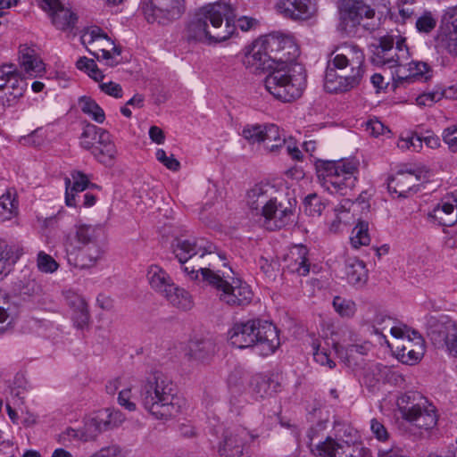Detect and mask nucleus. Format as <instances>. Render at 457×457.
<instances>
[{
    "mask_svg": "<svg viewBox=\"0 0 457 457\" xmlns=\"http://www.w3.org/2000/svg\"><path fill=\"white\" fill-rule=\"evenodd\" d=\"M252 439V436L245 428H227L222 431L219 453L220 457H246L245 445Z\"/></svg>",
    "mask_w": 457,
    "mask_h": 457,
    "instance_id": "nucleus-15",
    "label": "nucleus"
},
{
    "mask_svg": "<svg viewBox=\"0 0 457 457\" xmlns=\"http://www.w3.org/2000/svg\"><path fill=\"white\" fill-rule=\"evenodd\" d=\"M11 303L8 295L0 291V324H10L11 319ZM4 331V328H0V332Z\"/></svg>",
    "mask_w": 457,
    "mask_h": 457,
    "instance_id": "nucleus-59",
    "label": "nucleus"
},
{
    "mask_svg": "<svg viewBox=\"0 0 457 457\" xmlns=\"http://www.w3.org/2000/svg\"><path fill=\"white\" fill-rule=\"evenodd\" d=\"M79 107L81 112L94 121L102 124L105 120V113L103 108L92 98L81 96L79 99Z\"/></svg>",
    "mask_w": 457,
    "mask_h": 457,
    "instance_id": "nucleus-40",
    "label": "nucleus"
},
{
    "mask_svg": "<svg viewBox=\"0 0 457 457\" xmlns=\"http://www.w3.org/2000/svg\"><path fill=\"white\" fill-rule=\"evenodd\" d=\"M442 139L453 152H457V125H450L442 131Z\"/></svg>",
    "mask_w": 457,
    "mask_h": 457,
    "instance_id": "nucleus-57",
    "label": "nucleus"
},
{
    "mask_svg": "<svg viewBox=\"0 0 457 457\" xmlns=\"http://www.w3.org/2000/svg\"><path fill=\"white\" fill-rule=\"evenodd\" d=\"M408 384V378L402 373H384L382 386L389 385L404 389Z\"/></svg>",
    "mask_w": 457,
    "mask_h": 457,
    "instance_id": "nucleus-56",
    "label": "nucleus"
},
{
    "mask_svg": "<svg viewBox=\"0 0 457 457\" xmlns=\"http://www.w3.org/2000/svg\"><path fill=\"white\" fill-rule=\"evenodd\" d=\"M309 448L312 453L317 457H358L357 449L343 439H334L326 436L325 439H318L317 429L312 428L307 432Z\"/></svg>",
    "mask_w": 457,
    "mask_h": 457,
    "instance_id": "nucleus-11",
    "label": "nucleus"
},
{
    "mask_svg": "<svg viewBox=\"0 0 457 457\" xmlns=\"http://www.w3.org/2000/svg\"><path fill=\"white\" fill-rule=\"evenodd\" d=\"M265 132V125H249L244 128L242 136L251 144L262 143Z\"/></svg>",
    "mask_w": 457,
    "mask_h": 457,
    "instance_id": "nucleus-52",
    "label": "nucleus"
},
{
    "mask_svg": "<svg viewBox=\"0 0 457 457\" xmlns=\"http://www.w3.org/2000/svg\"><path fill=\"white\" fill-rule=\"evenodd\" d=\"M65 203L70 207L77 205L76 196L89 186L88 177L79 170L71 173V178H65Z\"/></svg>",
    "mask_w": 457,
    "mask_h": 457,
    "instance_id": "nucleus-31",
    "label": "nucleus"
},
{
    "mask_svg": "<svg viewBox=\"0 0 457 457\" xmlns=\"http://www.w3.org/2000/svg\"><path fill=\"white\" fill-rule=\"evenodd\" d=\"M256 329L253 332V346L262 356L273 353L280 345L278 331L270 322L261 319H253Z\"/></svg>",
    "mask_w": 457,
    "mask_h": 457,
    "instance_id": "nucleus-16",
    "label": "nucleus"
},
{
    "mask_svg": "<svg viewBox=\"0 0 457 457\" xmlns=\"http://www.w3.org/2000/svg\"><path fill=\"white\" fill-rule=\"evenodd\" d=\"M370 242L369 235V225L365 221H359L353 228L350 237V243L355 249L362 245H368Z\"/></svg>",
    "mask_w": 457,
    "mask_h": 457,
    "instance_id": "nucleus-42",
    "label": "nucleus"
},
{
    "mask_svg": "<svg viewBox=\"0 0 457 457\" xmlns=\"http://www.w3.org/2000/svg\"><path fill=\"white\" fill-rule=\"evenodd\" d=\"M365 74V55L358 46L345 45L336 49L328 61L324 88L328 93L348 92L361 85Z\"/></svg>",
    "mask_w": 457,
    "mask_h": 457,
    "instance_id": "nucleus-2",
    "label": "nucleus"
},
{
    "mask_svg": "<svg viewBox=\"0 0 457 457\" xmlns=\"http://www.w3.org/2000/svg\"><path fill=\"white\" fill-rule=\"evenodd\" d=\"M342 21L352 28L361 26L365 30L373 31L378 26L375 11L364 0H344L341 7Z\"/></svg>",
    "mask_w": 457,
    "mask_h": 457,
    "instance_id": "nucleus-12",
    "label": "nucleus"
},
{
    "mask_svg": "<svg viewBox=\"0 0 457 457\" xmlns=\"http://www.w3.org/2000/svg\"><path fill=\"white\" fill-rule=\"evenodd\" d=\"M313 349V359L316 362L320 363L321 366L327 367L328 369L335 368V361L331 358V352H328L324 345H322L321 341L314 342L312 345Z\"/></svg>",
    "mask_w": 457,
    "mask_h": 457,
    "instance_id": "nucleus-48",
    "label": "nucleus"
},
{
    "mask_svg": "<svg viewBox=\"0 0 457 457\" xmlns=\"http://www.w3.org/2000/svg\"><path fill=\"white\" fill-rule=\"evenodd\" d=\"M79 250L80 252L76 255L74 261L75 266L80 269L94 267L103 254V251L98 245L86 246Z\"/></svg>",
    "mask_w": 457,
    "mask_h": 457,
    "instance_id": "nucleus-38",
    "label": "nucleus"
},
{
    "mask_svg": "<svg viewBox=\"0 0 457 457\" xmlns=\"http://www.w3.org/2000/svg\"><path fill=\"white\" fill-rule=\"evenodd\" d=\"M308 249L304 245H295L285 259L287 268L292 273L307 276L310 272Z\"/></svg>",
    "mask_w": 457,
    "mask_h": 457,
    "instance_id": "nucleus-29",
    "label": "nucleus"
},
{
    "mask_svg": "<svg viewBox=\"0 0 457 457\" xmlns=\"http://www.w3.org/2000/svg\"><path fill=\"white\" fill-rule=\"evenodd\" d=\"M67 305L70 307L71 317L73 324L78 328L87 326L90 319L87 303L84 297L73 290L64 292Z\"/></svg>",
    "mask_w": 457,
    "mask_h": 457,
    "instance_id": "nucleus-25",
    "label": "nucleus"
},
{
    "mask_svg": "<svg viewBox=\"0 0 457 457\" xmlns=\"http://www.w3.org/2000/svg\"><path fill=\"white\" fill-rule=\"evenodd\" d=\"M133 398L131 388H125L119 393L118 403L129 411H135L137 403Z\"/></svg>",
    "mask_w": 457,
    "mask_h": 457,
    "instance_id": "nucleus-60",
    "label": "nucleus"
},
{
    "mask_svg": "<svg viewBox=\"0 0 457 457\" xmlns=\"http://www.w3.org/2000/svg\"><path fill=\"white\" fill-rule=\"evenodd\" d=\"M264 79L267 91L276 99L289 103L299 98L306 87V74L302 66L279 57Z\"/></svg>",
    "mask_w": 457,
    "mask_h": 457,
    "instance_id": "nucleus-6",
    "label": "nucleus"
},
{
    "mask_svg": "<svg viewBox=\"0 0 457 457\" xmlns=\"http://www.w3.org/2000/svg\"><path fill=\"white\" fill-rule=\"evenodd\" d=\"M263 144L267 150L276 153L286 145V136L275 124H266L263 136Z\"/></svg>",
    "mask_w": 457,
    "mask_h": 457,
    "instance_id": "nucleus-39",
    "label": "nucleus"
},
{
    "mask_svg": "<svg viewBox=\"0 0 457 457\" xmlns=\"http://www.w3.org/2000/svg\"><path fill=\"white\" fill-rule=\"evenodd\" d=\"M93 454L97 457H124L122 449L118 445L103 447Z\"/></svg>",
    "mask_w": 457,
    "mask_h": 457,
    "instance_id": "nucleus-64",
    "label": "nucleus"
},
{
    "mask_svg": "<svg viewBox=\"0 0 457 457\" xmlns=\"http://www.w3.org/2000/svg\"><path fill=\"white\" fill-rule=\"evenodd\" d=\"M412 337L396 346L395 356L399 361L408 365L419 362L425 353V341L417 331L411 330Z\"/></svg>",
    "mask_w": 457,
    "mask_h": 457,
    "instance_id": "nucleus-22",
    "label": "nucleus"
},
{
    "mask_svg": "<svg viewBox=\"0 0 457 457\" xmlns=\"http://www.w3.org/2000/svg\"><path fill=\"white\" fill-rule=\"evenodd\" d=\"M418 182V177L411 171H400L390 178L387 188L391 194H396L398 197H407Z\"/></svg>",
    "mask_w": 457,
    "mask_h": 457,
    "instance_id": "nucleus-30",
    "label": "nucleus"
},
{
    "mask_svg": "<svg viewBox=\"0 0 457 457\" xmlns=\"http://www.w3.org/2000/svg\"><path fill=\"white\" fill-rule=\"evenodd\" d=\"M445 345L448 351L457 356V324L450 323L446 327V335L445 338Z\"/></svg>",
    "mask_w": 457,
    "mask_h": 457,
    "instance_id": "nucleus-58",
    "label": "nucleus"
},
{
    "mask_svg": "<svg viewBox=\"0 0 457 457\" xmlns=\"http://www.w3.org/2000/svg\"><path fill=\"white\" fill-rule=\"evenodd\" d=\"M320 186L331 195H345L357 180L359 162L355 159L322 161L316 166Z\"/></svg>",
    "mask_w": 457,
    "mask_h": 457,
    "instance_id": "nucleus-7",
    "label": "nucleus"
},
{
    "mask_svg": "<svg viewBox=\"0 0 457 457\" xmlns=\"http://www.w3.org/2000/svg\"><path fill=\"white\" fill-rule=\"evenodd\" d=\"M325 207L326 204L316 194H310L303 200V212L309 216H320Z\"/></svg>",
    "mask_w": 457,
    "mask_h": 457,
    "instance_id": "nucleus-46",
    "label": "nucleus"
},
{
    "mask_svg": "<svg viewBox=\"0 0 457 457\" xmlns=\"http://www.w3.org/2000/svg\"><path fill=\"white\" fill-rule=\"evenodd\" d=\"M139 402L157 420H168L180 412L176 387L165 373H153L142 381Z\"/></svg>",
    "mask_w": 457,
    "mask_h": 457,
    "instance_id": "nucleus-5",
    "label": "nucleus"
},
{
    "mask_svg": "<svg viewBox=\"0 0 457 457\" xmlns=\"http://www.w3.org/2000/svg\"><path fill=\"white\" fill-rule=\"evenodd\" d=\"M396 406L403 420L413 426L429 430L437 423L436 407L417 391H407L397 397Z\"/></svg>",
    "mask_w": 457,
    "mask_h": 457,
    "instance_id": "nucleus-8",
    "label": "nucleus"
},
{
    "mask_svg": "<svg viewBox=\"0 0 457 457\" xmlns=\"http://www.w3.org/2000/svg\"><path fill=\"white\" fill-rule=\"evenodd\" d=\"M345 274L347 281L357 287H363L368 280L365 263L355 257H349L345 260Z\"/></svg>",
    "mask_w": 457,
    "mask_h": 457,
    "instance_id": "nucleus-34",
    "label": "nucleus"
},
{
    "mask_svg": "<svg viewBox=\"0 0 457 457\" xmlns=\"http://www.w3.org/2000/svg\"><path fill=\"white\" fill-rule=\"evenodd\" d=\"M384 378V373H364L361 381L369 388L374 392L379 390Z\"/></svg>",
    "mask_w": 457,
    "mask_h": 457,
    "instance_id": "nucleus-61",
    "label": "nucleus"
},
{
    "mask_svg": "<svg viewBox=\"0 0 457 457\" xmlns=\"http://www.w3.org/2000/svg\"><path fill=\"white\" fill-rule=\"evenodd\" d=\"M39 4L49 13L56 29L67 30L75 26L77 15L60 0H39Z\"/></svg>",
    "mask_w": 457,
    "mask_h": 457,
    "instance_id": "nucleus-21",
    "label": "nucleus"
},
{
    "mask_svg": "<svg viewBox=\"0 0 457 457\" xmlns=\"http://www.w3.org/2000/svg\"><path fill=\"white\" fill-rule=\"evenodd\" d=\"M428 219L430 222L451 227L457 223V197L447 195L438 202L434 208L428 212Z\"/></svg>",
    "mask_w": 457,
    "mask_h": 457,
    "instance_id": "nucleus-23",
    "label": "nucleus"
},
{
    "mask_svg": "<svg viewBox=\"0 0 457 457\" xmlns=\"http://www.w3.org/2000/svg\"><path fill=\"white\" fill-rule=\"evenodd\" d=\"M445 26V47L450 54L457 55V5L446 8L442 15Z\"/></svg>",
    "mask_w": 457,
    "mask_h": 457,
    "instance_id": "nucleus-26",
    "label": "nucleus"
},
{
    "mask_svg": "<svg viewBox=\"0 0 457 457\" xmlns=\"http://www.w3.org/2000/svg\"><path fill=\"white\" fill-rule=\"evenodd\" d=\"M102 234L100 228L91 225H78L76 226L75 239L78 245H73V238L67 237L64 245L68 254V260L71 262V256L75 253L77 249L86 246H94L97 244V239Z\"/></svg>",
    "mask_w": 457,
    "mask_h": 457,
    "instance_id": "nucleus-24",
    "label": "nucleus"
},
{
    "mask_svg": "<svg viewBox=\"0 0 457 457\" xmlns=\"http://www.w3.org/2000/svg\"><path fill=\"white\" fill-rule=\"evenodd\" d=\"M366 131L375 137L383 136L386 133L390 132L387 127H386L384 123L378 120L377 118L370 119V120L367 121Z\"/></svg>",
    "mask_w": 457,
    "mask_h": 457,
    "instance_id": "nucleus-62",
    "label": "nucleus"
},
{
    "mask_svg": "<svg viewBox=\"0 0 457 457\" xmlns=\"http://www.w3.org/2000/svg\"><path fill=\"white\" fill-rule=\"evenodd\" d=\"M353 206V203H351L349 200H345L344 204L335 208L336 219L330 224V231L334 233L338 232L342 228V224H345L350 221L348 215L351 207Z\"/></svg>",
    "mask_w": 457,
    "mask_h": 457,
    "instance_id": "nucleus-43",
    "label": "nucleus"
},
{
    "mask_svg": "<svg viewBox=\"0 0 457 457\" xmlns=\"http://www.w3.org/2000/svg\"><path fill=\"white\" fill-rule=\"evenodd\" d=\"M436 17L429 11L423 12L415 22V28L419 33L428 34L436 28Z\"/></svg>",
    "mask_w": 457,
    "mask_h": 457,
    "instance_id": "nucleus-49",
    "label": "nucleus"
},
{
    "mask_svg": "<svg viewBox=\"0 0 457 457\" xmlns=\"http://www.w3.org/2000/svg\"><path fill=\"white\" fill-rule=\"evenodd\" d=\"M80 145L90 150L94 157L104 165H112L117 154L111 134L93 124L85 126L80 137Z\"/></svg>",
    "mask_w": 457,
    "mask_h": 457,
    "instance_id": "nucleus-9",
    "label": "nucleus"
},
{
    "mask_svg": "<svg viewBox=\"0 0 457 457\" xmlns=\"http://www.w3.org/2000/svg\"><path fill=\"white\" fill-rule=\"evenodd\" d=\"M146 278L152 289L163 295L173 285L170 276L161 266L152 264L147 269Z\"/></svg>",
    "mask_w": 457,
    "mask_h": 457,
    "instance_id": "nucleus-33",
    "label": "nucleus"
},
{
    "mask_svg": "<svg viewBox=\"0 0 457 457\" xmlns=\"http://www.w3.org/2000/svg\"><path fill=\"white\" fill-rule=\"evenodd\" d=\"M87 51L94 55L97 60H104L105 61L106 65L113 67L119 63V61L117 60V57L120 54V50L113 46L112 48V51L106 50V49H95L92 50L90 48H87Z\"/></svg>",
    "mask_w": 457,
    "mask_h": 457,
    "instance_id": "nucleus-50",
    "label": "nucleus"
},
{
    "mask_svg": "<svg viewBox=\"0 0 457 457\" xmlns=\"http://www.w3.org/2000/svg\"><path fill=\"white\" fill-rule=\"evenodd\" d=\"M371 345L368 342L349 345L346 349L347 366L353 369H365V366L361 363L364 360L361 358L359 362L357 359L359 356L366 355Z\"/></svg>",
    "mask_w": 457,
    "mask_h": 457,
    "instance_id": "nucleus-41",
    "label": "nucleus"
},
{
    "mask_svg": "<svg viewBox=\"0 0 457 457\" xmlns=\"http://www.w3.org/2000/svg\"><path fill=\"white\" fill-rule=\"evenodd\" d=\"M156 159L162 163L167 169L177 171L179 170L180 167L179 162L174 158V156L171 154L170 156H167L166 152L163 149H158L156 151Z\"/></svg>",
    "mask_w": 457,
    "mask_h": 457,
    "instance_id": "nucleus-63",
    "label": "nucleus"
},
{
    "mask_svg": "<svg viewBox=\"0 0 457 457\" xmlns=\"http://www.w3.org/2000/svg\"><path fill=\"white\" fill-rule=\"evenodd\" d=\"M275 8L284 18L294 21H307L317 14L313 0H278Z\"/></svg>",
    "mask_w": 457,
    "mask_h": 457,
    "instance_id": "nucleus-19",
    "label": "nucleus"
},
{
    "mask_svg": "<svg viewBox=\"0 0 457 457\" xmlns=\"http://www.w3.org/2000/svg\"><path fill=\"white\" fill-rule=\"evenodd\" d=\"M393 36H384L375 46L371 56V62L377 66L386 65L389 68L402 67L403 61L409 57V49L405 44V38L399 37L395 42Z\"/></svg>",
    "mask_w": 457,
    "mask_h": 457,
    "instance_id": "nucleus-10",
    "label": "nucleus"
},
{
    "mask_svg": "<svg viewBox=\"0 0 457 457\" xmlns=\"http://www.w3.org/2000/svg\"><path fill=\"white\" fill-rule=\"evenodd\" d=\"M397 146L403 151L420 152L422 150V140H420V136L411 134L406 137H401L397 141Z\"/></svg>",
    "mask_w": 457,
    "mask_h": 457,
    "instance_id": "nucleus-54",
    "label": "nucleus"
},
{
    "mask_svg": "<svg viewBox=\"0 0 457 457\" xmlns=\"http://www.w3.org/2000/svg\"><path fill=\"white\" fill-rule=\"evenodd\" d=\"M37 265L38 270L45 273H53L57 270L59 267L56 261L43 251L37 253Z\"/></svg>",
    "mask_w": 457,
    "mask_h": 457,
    "instance_id": "nucleus-55",
    "label": "nucleus"
},
{
    "mask_svg": "<svg viewBox=\"0 0 457 457\" xmlns=\"http://www.w3.org/2000/svg\"><path fill=\"white\" fill-rule=\"evenodd\" d=\"M28 87L27 81L16 72L12 65L0 67V105L15 104Z\"/></svg>",
    "mask_w": 457,
    "mask_h": 457,
    "instance_id": "nucleus-14",
    "label": "nucleus"
},
{
    "mask_svg": "<svg viewBox=\"0 0 457 457\" xmlns=\"http://www.w3.org/2000/svg\"><path fill=\"white\" fill-rule=\"evenodd\" d=\"M216 246L204 238H176L172 243V251L175 257L181 264H185L189 259L195 255L203 258L211 255L212 259L221 261L222 255L215 253Z\"/></svg>",
    "mask_w": 457,
    "mask_h": 457,
    "instance_id": "nucleus-13",
    "label": "nucleus"
},
{
    "mask_svg": "<svg viewBox=\"0 0 457 457\" xmlns=\"http://www.w3.org/2000/svg\"><path fill=\"white\" fill-rule=\"evenodd\" d=\"M335 311L343 318H352L356 312V303L342 296H335L333 299Z\"/></svg>",
    "mask_w": 457,
    "mask_h": 457,
    "instance_id": "nucleus-47",
    "label": "nucleus"
},
{
    "mask_svg": "<svg viewBox=\"0 0 457 457\" xmlns=\"http://www.w3.org/2000/svg\"><path fill=\"white\" fill-rule=\"evenodd\" d=\"M445 96V91L440 87H436L432 90L425 91L416 97V104L420 107H430L439 102Z\"/></svg>",
    "mask_w": 457,
    "mask_h": 457,
    "instance_id": "nucleus-45",
    "label": "nucleus"
},
{
    "mask_svg": "<svg viewBox=\"0 0 457 457\" xmlns=\"http://www.w3.org/2000/svg\"><path fill=\"white\" fill-rule=\"evenodd\" d=\"M256 329L254 321L236 323L229 330V341L232 345L243 349L253 346V332Z\"/></svg>",
    "mask_w": 457,
    "mask_h": 457,
    "instance_id": "nucleus-28",
    "label": "nucleus"
},
{
    "mask_svg": "<svg viewBox=\"0 0 457 457\" xmlns=\"http://www.w3.org/2000/svg\"><path fill=\"white\" fill-rule=\"evenodd\" d=\"M126 420L118 409L106 408L87 419V437H96L99 434L119 428Z\"/></svg>",
    "mask_w": 457,
    "mask_h": 457,
    "instance_id": "nucleus-17",
    "label": "nucleus"
},
{
    "mask_svg": "<svg viewBox=\"0 0 457 457\" xmlns=\"http://www.w3.org/2000/svg\"><path fill=\"white\" fill-rule=\"evenodd\" d=\"M246 204L252 215L262 218L269 229L282 228L293 221L294 204L270 184H256L250 188Z\"/></svg>",
    "mask_w": 457,
    "mask_h": 457,
    "instance_id": "nucleus-3",
    "label": "nucleus"
},
{
    "mask_svg": "<svg viewBox=\"0 0 457 457\" xmlns=\"http://www.w3.org/2000/svg\"><path fill=\"white\" fill-rule=\"evenodd\" d=\"M214 352V345L209 339L192 338L187 345V356L195 361H204Z\"/></svg>",
    "mask_w": 457,
    "mask_h": 457,
    "instance_id": "nucleus-36",
    "label": "nucleus"
},
{
    "mask_svg": "<svg viewBox=\"0 0 457 457\" xmlns=\"http://www.w3.org/2000/svg\"><path fill=\"white\" fill-rule=\"evenodd\" d=\"M76 67L79 70L87 72L88 76L96 81H99L104 78L102 71L98 69L96 63L92 59H88L85 56L80 57L76 62Z\"/></svg>",
    "mask_w": 457,
    "mask_h": 457,
    "instance_id": "nucleus-51",
    "label": "nucleus"
},
{
    "mask_svg": "<svg viewBox=\"0 0 457 457\" xmlns=\"http://www.w3.org/2000/svg\"><path fill=\"white\" fill-rule=\"evenodd\" d=\"M185 0H149L144 13L149 22H164L178 19L184 12Z\"/></svg>",
    "mask_w": 457,
    "mask_h": 457,
    "instance_id": "nucleus-18",
    "label": "nucleus"
},
{
    "mask_svg": "<svg viewBox=\"0 0 457 457\" xmlns=\"http://www.w3.org/2000/svg\"><path fill=\"white\" fill-rule=\"evenodd\" d=\"M270 57L262 42L256 40L245 52L243 63L247 69L258 71L265 68L266 62L270 61Z\"/></svg>",
    "mask_w": 457,
    "mask_h": 457,
    "instance_id": "nucleus-32",
    "label": "nucleus"
},
{
    "mask_svg": "<svg viewBox=\"0 0 457 457\" xmlns=\"http://www.w3.org/2000/svg\"><path fill=\"white\" fill-rule=\"evenodd\" d=\"M236 7L232 0H219L197 9L185 29L188 41L217 43L236 32Z\"/></svg>",
    "mask_w": 457,
    "mask_h": 457,
    "instance_id": "nucleus-1",
    "label": "nucleus"
},
{
    "mask_svg": "<svg viewBox=\"0 0 457 457\" xmlns=\"http://www.w3.org/2000/svg\"><path fill=\"white\" fill-rule=\"evenodd\" d=\"M260 41L264 50L270 55V59L272 62L270 65H275V62H278L279 57H282L283 61L289 60L293 62L297 54V48L293 41L282 35L270 34Z\"/></svg>",
    "mask_w": 457,
    "mask_h": 457,
    "instance_id": "nucleus-20",
    "label": "nucleus"
},
{
    "mask_svg": "<svg viewBox=\"0 0 457 457\" xmlns=\"http://www.w3.org/2000/svg\"><path fill=\"white\" fill-rule=\"evenodd\" d=\"M19 212L17 192L13 187H8L0 195V221L10 220Z\"/></svg>",
    "mask_w": 457,
    "mask_h": 457,
    "instance_id": "nucleus-35",
    "label": "nucleus"
},
{
    "mask_svg": "<svg viewBox=\"0 0 457 457\" xmlns=\"http://www.w3.org/2000/svg\"><path fill=\"white\" fill-rule=\"evenodd\" d=\"M17 259L18 257H14L13 251L8 244L0 240V276H6Z\"/></svg>",
    "mask_w": 457,
    "mask_h": 457,
    "instance_id": "nucleus-44",
    "label": "nucleus"
},
{
    "mask_svg": "<svg viewBox=\"0 0 457 457\" xmlns=\"http://www.w3.org/2000/svg\"><path fill=\"white\" fill-rule=\"evenodd\" d=\"M209 266H212V263ZM184 272L192 280L205 282L215 289L219 299L230 307H245L251 303L253 292L251 287L239 278H234L231 269L227 271L215 270L211 267L189 269L183 266Z\"/></svg>",
    "mask_w": 457,
    "mask_h": 457,
    "instance_id": "nucleus-4",
    "label": "nucleus"
},
{
    "mask_svg": "<svg viewBox=\"0 0 457 457\" xmlns=\"http://www.w3.org/2000/svg\"><path fill=\"white\" fill-rule=\"evenodd\" d=\"M20 63L30 78L41 76L45 72V63L34 47L26 45L20 47Z\"/></svg>",
    "mask_w": 457,
    "mask_h": 457,
    "instance_id": "nucleus-27",
    "label": "nucleus"
},
{
    "mask_svg": "<svg viewBox=\"0 0 457 457\" xmlns=\"http://www.w3.org/2000/svg\"><path fill=\"white\" fill-rule=\"evenodd\" d=\"M407 71L409 74L405 78L425 79L428 78L430 67L427 62L411 61L408 63Z\"/></svg>",
    "mask_w": 457,
    "mask_h": 457,
    "instance_id": "nucleus-53",
    "label": "nucleus"
},
{
    "mask_svg": "<svg viewBox=\"0 0 457 457\" xmlns=\"http://www.w3.org/2000/svg\"><path fill=\"white\" fill-rule=\"evenodd\" d=\"M162 296H164L173 307L182 311L190 310L194 305L191 295L175 283Z\"/></svg>",
    "mask_w": 457,
    "mask_h": 457,
    "instance_id": "nucleus-37",
    "label": "nucleus"
}]
</instances>
